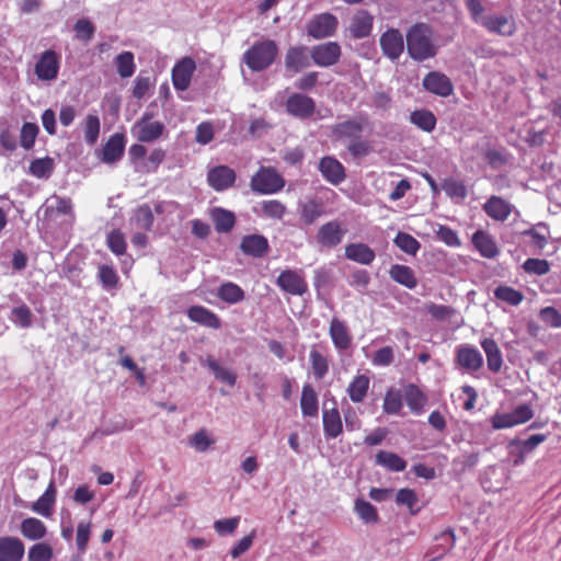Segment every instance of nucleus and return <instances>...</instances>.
Returning <instances> with one entry per match:
<instances>
[{
  "instance_id": "obj_13",
  "label": "nucleus",
  "mask_w": 561,
  "mask_h": 561,
  "mask_svg": "<svg viewBox=\"0 0 561 561\" xmlns=\"http://www.w3.org/2000/svg\"><path fill=\"white\" fill-rule=\"evenodd\" d=\"M236 172L228 165H217L207 172V182L217 192L231 187L236 182Z\"/></svg>"
},
{
  "instance_id": "obj_36",
  "label": "nucleus",
  "mask_w": 561,
  "mask_h": 561,
  "mask_svg": "<svg viewBox=\"0 0 561 561\" xmlns=\"http://www.w3.org/2000/svg\"><path fill=\"white\" fill-rule=\"evenodd\" d=\"M45 524L35 517H27L21 523V534L30 540H38L46 535Z\"/></svg>"
},
{
  "instance_id": "obj_11",
  "label": "nucleus",
  "mask_w": 561,
  "mask_h": 561,
  "mask_svg": "<svg viewBox=\"0 0 561 561\" xmlns=\"http://www.w3.org/2000/svg\"><path fill=\"white\" fill-rule=\"evenodd\" d=\"M366 115H359L332 126V134L339 139H357L360 138L364 127L367 123Z\"/></svg>"
},
{
  "instance_id": "obj_23",
  "label": "nucleus",
  "mask_w": 561,
  "mask_h": 561,
  "mask_svg": "<svg viewBox=\"0 0 561 561\" xmlns=\"http://www.w3.org/2000/svg\"><path fill=\"white\" fill-rule=\"evenodd\" d=\"M187 318L199 325L217 330L221 327L219 317L203 306H192L186 311Z\"/></svg>"
},
{
  "instance_id": "obj_62",
  "label": "nucleus",
  "mask_w": 561,
  "mask_h": 561,
  "mask_svg": "<svg viewBox=\"0 0 561 561\" xmlns=\"http://www.w3.org/2000/svg\"><path fill=\"white\" fill-rule=\"evenodd\" d=\"M455 534L453 529H446L435 537V547L440 548L442 552L437 556H443L446 551L450 550L455 546Z\"/></svg>"
},
{
  "instance_id": "obj_29",
  "label": "nucleus",
  "mask_w": 561,
  "mask_h": 561,
  "mask_svg": "<svg viewBox=\"0 0 561 561\" xmlns=\"http://www.w3.org/2000/svg\"><path fill=\"white\" fill-rule=\"evenodd\" d=\"M472 243L483 257L493 259L499 254L495 241L483 230H478L473 233Z\"/></svg>"
},
{
  "instance_id": "obj_56",
  "label": "nucleus",
  "mask_w": 561,
  "mask_h": 561,
  "mask_svg": "<svg viewBox=\"0 0 561 561\" xmlns=\"http://www.w3.org/2000/svg\"><path fill=\"white\" fill-rule=\"evenodd\" d=\"M10 319L20 328H28L32 324V311L27 306L22 305L12 309Z\"/></svg>"
},
{
  "instance_id": "obj_19",
  "label": "nucleus",
  "mask_w": 561,
  "mask_h": 561,
  "mask_svg": "<svg viewBox=\"0 0 561 561\" xmlns=\"http://www.w3.org/2000/svg\"><path fill=\"white\" fill-rule=\"evenodd\" d=\"M329 335L339 352L346 351L352 345L353 339L346 322L336 317L330 322Z\"/></svg>"
},
{
  "instance_id": "obj_55",
  "label": "nucleus",
  "mask_w": 561,
  "mask_h": 561,
  "mask_svg": "<svg viewBox=\"0 0 561 561\" xmlns=\"http://www.w3.org/2000/svg\"><path fill=\"white\" fill-rule=\"evenodd\" d=\"M53 558V549L45 542L35 543L27 553L28 561H50Z\"/></svg>"
},
{
  "instance_id": "obj_45",
  "label": "nucleus",
  "mask_w": 561,
  "mask_h": 561,
  "mask_svg": "<svg viewBox=\"0 0 561 561\" xmlns=\"http://www.w3.org/2000/svg\"><path fill=\"white\" fill-rule=\"evenodd\" d=\"M494 297L510 306H518L524 300L522 291L506 285H500L494 289Z\"/></svg>"
},
{
  "instance_id": "obj_31",
  "label": "nucleus",
  "mask_w": 561,
  "mask_h": 561,
  "mask_svg": "<svg viewBox=\"0 0 561 561\" xmlns=\"http://www.w3.org/2000/svg\"><path fill=\"white\" fill-rule=\"evenodd\" d=\"M389 275L392 280L409 289H413L417 285L415 274L408 265L393 264L389 270Z\"/></svg>"
},
{
  "instance_id": "obj_17",
  "label": "nucleus",
  "mask_w": 561,
  "mask_h": 561,
  "mask_svg": "<svg viewBox=\"0 0 561 561\" xmlns=\"http://www.w3.org/2000/svg\"><path fill=\"white\" fill-rule=\"evenodd\" d=\"M124 150L125 136L116 133L108 138L98 157L103 163L113 164L122 159Z\"/></svg>"
},
{
  "instance_id": "obj_26",
  "label": "nucleus",
  "mask_w": 561,
  "mask_h": 561,
  "mask_svg": "<svg viewBox=\"0 0 561 561\" xmlns=\"http://www.w3.org/2000/svg\"><path fill=\"white\" fill-rule=\"evenodd\" d=\"M240 249L247 255L262 257L268 251V241L262 234H249L243 237Z\"/></svg>"
},
{
  "instance_id": "obj_57",
  "label": "nucleus",
  "mask_w": 561,
  "mask_h": 561,
  "mask_svg": "<svg viewBox=\"0 0 561 561\" xmlns=\"http://www.w3.org/2000/svg\"><path fill=\"white\" fill-rule=\"evenodd\" d=\"M523 268L528 274L542 276L549 273L550 264L543 259H527L523 264Z\"/></svg>"
},
{
  "instance_id": "obj_1",
  "label": "nucleus",
  "mask_w": 561,
  "mask_h": 561,
  "mask_svg": "<svg viewBox=\"0 0 561 561\" xmlns=\"http://www.w3.org/2000/svg\"><path fill=\"white\" fill-rule=\"evenodd\" d=\"M407 50L416 61H424L435 57L437 47L433 41V31L425 23H416L407 32Z\"/></svg>"
},
{
  "instance_id": "obj_8",
  "label": "nucleus",
  "mask_w": 561,
  "mask_h": 561,
  "mask_svg": "<svg viewBox=\"0 0 561 561\" xmlns=\"http://www.w3.org/2000/svg\"><path fill=\"white\" fill-rule=\"evenodd\" d=\"M310 57L317 66L327 68L340 60L341 47L336 42L319 44L310 49Z\"/></svg>"
},
{
  "instance_id": "obj_40",
  "label": "nucleus",
  "mask_w": 561,
  "mask_h": 561,
  "mask_svg": "<svg viewBox=\"0 0 561 561\" xmlns=\"http://www.w3.org/2000/svg\"><path fill=\"white\" fill-rule=\"evenodd\" d=\"M354 512L365 524H376L379 520L376 507L364 499L355 500Z\"/></svg>"
},
{
  "instance_id": "obj_44",
  "label": "nucleus",
  "mask_w": 561,
  "mask_h": 561,
  "mask_svg": "<svg viewBox=\"0 0 561 561\" xmlns=\"http://www.w3.org/2000/svg\"><path fill=\"white\" fill-rule=\"evenodd\" d=\"M410 121L412 124L426 133H431L436 126L435 115L427 110H419L412 112L410 115Z\"/></svg>"
},
{
  "instance_id": "obj_15",
  "label": "nucleus",
  "mask_w": 561,
  "mask_h": 561,
  "mask_svg": "<svg viewBox=\"0 0 561 561\" xmlns=\"http://www.w3.org/2000/svg\"><path fill=\"white\" fill-rule=\"evenodd\" d=\"M380 47L386 57L397 60L404 50L403 36L397 28H390L380 36Z\"/></svg>"
},
{
  "instance_id": "obj_16",
  "label": "nucleus",
  "mask_w": 561,
  "mask_h": 561,
  "mask_svg": "<svg viewBox=\"0 0 561 561\" xmlns=\"http://www.w3.org/2000/svg\"><path fill=\"white\" fill-rule=\"evenodd\" d=\"M196 64L191 57H184L172 69V82L176 90L185 91L192 80Z\"/></svg>"
},
{
  "instance_id": "obj_47",
  "label": "nucleus",
  "mask_w": 561,
  "mask_h": 561,
  "mask_svg": "<svg viewBox=\"0 0 561 561\" xmlns=\"http://www.w3.org/2000/svg\"><path fill=\"white\" fill-rule=\"evenodd\" d=\"M117 73L122 78H129L134 75L136 65L134 61V54L131 51H123L115 58Z\"/></svg>"
},
{
  "instance_id": "obj_5",
  "label": "nucleus",
  "mask_w": 561,
  "mask_h": 561,
  "mask_svg": "<svg viewBox=\"0 0 561 561\" xmlns=\"http://www.w3.org/2000/svg\"><path fill=\"white\" fill-rule=\"evenodd\" d=\"M337 18L325 12L314 15L306 25L307 34L316 39L332 36L337 27Z\"/></svg>"
},
{
  "instance_id": "obj_64",
  "label": "nucleus",
  "mask_w": 561,
  "mask_h": 561,
  "mask_svg": "<svg viewBox=\"0 0 561 561\" xmlns=\"http://www.w3.org/2000/svg\"><path fill=\"white\" fill-rule=\"evenodd\" d=\"M76 36L84 42L90 41L94 35V26L87 19H80L76 22L75 27Z\"/></svg>"
},
{
  "instance_id": "obj_20",
  "label": "nucleus",
  "mask_w": 561,
  "mask_h": 561,
  "mask_svg": "<svg viewBox=\"0 0 561 561\" xmlns=\"http://www.w3.org/2000/svg\"><path fill=\"white\" fill-rule=\"evenodd\" d=\"M483 25L489 32L502 36H512L516 31V24L512 16L506 15H488L481 20Z\"/></svg>"
},
{
  "instance_id": "obj_37",
  "label": "nucleus",
  "mask_w": 561,
  "mask_h": 561,
  "mask_svg": "<svg viewBox=\"0 0 561 561\" xmlns=\"http://www.w3.org/2000/svg\"><path fill=\"white\" fill-rule=\"evenodd\" d=\"M215 229L218 232H229L236 222L234 214L221 207H215L210 213Z\"/></svg>"
},
{
  "instance_id": "obj_53",
  "label": "nucleus",
  "mask_w": 561,
  "mask_h": 561,
  "mask_svg": "<svg viewBox=\"0 0 561 561\" xmlns=\"http://www.w3.org/2000/svg\"><path fill=\"white\" fill-rule=\"evenodd\" d=\"M100 135V119L96 115L89 114L84 119V139L88 145H94Z\"/></svg>"
},
{
  "instance_id": "obj_39",
  "label": "nucleus",
  "mask_w": 561,
  "mask_h": 561,
  "mask_svg": "<svg viewBox=\"0 0 561 561\" xmlns=\"http://www.w3.org/2000/svg\"><path fill=\"white\" fill-rule=\"evenodd\" d=\"M376 463L393 472H401L407 468V462L400 456L383 450L377 453Z\"/></svg>"
},
{
  "instance_id": "obj_30",
  "label": "nucleus",
  "mask_w": 561,
  "mask_h": 561,
  "mask_svg": "<svg viewBox=\"0 0 561 561\" xmlns=\"http://www.w3.org/2000/svg\"><path fill=\"white\" fill-rule=\"evenodd\" d=\"M370 378L365 375H356L347 387V394L352 402L362 403L369 390Z\"/></svg>"
},
{
  "instance_id": "obj_34",
  "label": "nucleus",
  "mask_w": 561,
  "mask_h": 561,
  "mask_svg": "<svg viewBox=\"0 0 561 561\" xmlns=\"http://www.w3.org/2000/svg\"><path fill=\"white\" fill-rule=\"evenodd\" d=\"M217 296L220 300L229 305H234L245 298V293L239 285L232 282H226L218 287Z\"/></svg>"
},
{
  "instance_id": "obj_25",
  "label": "nucleus",
  "mask_w": 561,
  "mask_h": 561,
  "mask_svg": "<svg viewBox=\"0 0 561 561\" xmlns=\"http://www.w3.org/2000/svg\"><path fill=\"white\" fill-rule=\"evenodd\" d=\"M512 208L513 206L507 201L496 195H492L483 204L485 214L496 221H505L510 217Z\"/></svg>"
},
{
  "instance_id": "obj_3",
  "label": "nucleus",
  "mask_w": 561,
  "mask_h": 561,
  "mask_svg": "<svg viewBox=\"0 0 561 561\" xmlns=\"http://www.w3.org/2000/svg\"><path fill=\"white\" fill-rule=\"evenodd\" d=\"M286 184L285 179L275 168L261 167L250 181L251 190L261 195H272L280 192Z\"/></svg>"
},
{
  "instance_id": "obj_7",
  "label": "nucleus",
  "mask_w": 561,
  "mask_h": 561,
  "mask_svg": "<svg viewBox=\"0 0 561 561\" xmlns=\"http://www.w3.org/2000/svg\"><path fill=\"white\" fill-rule=\"evenodd\" d=\"M286 112L298 119L310 118L316 112V103L312 98L302 93H293L285 103Z\"/></svg>"
},
{
  "instance_id": "obj_59",
  "label": "nucleus",
  "mask_w": 561,
  "mask_h": 561,
  "mask_svg": "<svg viewBox=\"0 0 561 561\" xmlns=\"http://www.w3.org/2000/svg\"><path fill=\"white\" fill-rule=\"evenodd\" d=\"M525 234L530 238V245L537 250H542L547 245V228L546 226H539L537 228L525 231Z\"/></svg>"
},
{
  "instance_id": "obj_41",
  "label": "nucleus",
  "mask_w": 561,
  "mask_h": 561,
  "mask_svg": "<svg viewBox=\"0 0 561 561\" xmlns=\"http://www.w3.org/2000/svg\"><path fill=\"white\" fill-rule=\"evenodd\" d=\"M153 220L154 217L152 210L147 204H142L137 209H135L131 217V224L140 230H150L153 225Z\"/></svg>"
},
{
  "instance_id": "obj_61",
  "label": "nucleus",
  "mask_w": 561,
  "mask_h": 561,
  "mask_svg": "<svg viewBox=\"0 0 561 561\" xmlns=\"http://www.w3.org/2000/svg\"><path fill=\"white\" fill-rule=\"evenodd\" d=\"M214 443L205 430H199L190 439V445L199 453L206 451Z\"/></svg>"
},
{
  "instance_id": "obj_52",
  "label": "nucleus",
  "mask_w": 561,
  "mask_h": 561,
  "mask_svg": "<svg viewBox=\"0 0 561 561\" xmlns=\"http://www.w3.org/2000/svg\"><path fill=\"white\" fill-rule=\"evenodd\" d=\"M382 409L387 414H398L402 409V397L400 391L389 389L386 392Z\"/></svg>"
},
{
  "instance_id": "obj_12",
  "label": "nucleus",
  "mask_w": 561,
  "mask_h": 561,
  "mask_svg": "<svg viewBox=\"0 0 561 561\" xmlns=\"http://www.w3.org/2000/svg\"><path fill=\"white\" fill-rule=\"evenodd\" d=\"M277 286L285 293L294 296H301L308 290V284L305 278L293 270L283 271L277 279Z\"/></svg>"
},
{
  "instance_id": "obj_49",
  "label": "nucleus",
  "mask_w": 561,
  "mask_h": 561,
  "mask_svg": "<svg viewBox=\"0 0 561 561\" xmlns=\"http://www.w3.org/2000/svg\"><path fill=\"white\" fill-rule=\"evenodd\" d=\"M440 188L450 198L465 199L467 197V187L463 182L448 178L443 180Z\"/></svg>"
},
{
  "instance_id": "obj_10",
  "label": "nucleus",
  "mask_w": 561,
  "mask_h": 561,
  "mask_svg": "<svg viewBox=\"0 0 561 561\" xmlns=\"http://www.w3.org/2000/svg\"><path fill=\"white\" fill-rule=\"evenodd\" d=\"M456 363L467 371H477L483 365V357L476 346L460 344L456 347Z\"/></svg>"
},
{
  "instance_id": "obj_4",
  "label": "nucleus",
  "mask_w": 561,
  "mask_h": 561,
  "mask_svg": "<svg viewBox=\"0 0 561 561\" xmlns=\"http://www.w3.org/2000/svg\"><path fill=\"white\" fill-rule=\"evenodd\" d=\"M164 130V124L153 121L152 114L147 112L131 127L133 136L140 142H153L163 135Z\"/></svg>"
},
{
  "instance_id": "obj_9",
  "label": "nucleus",
  "mask_w": 561,
  "mask_h": 561,
  "mask_svg": "<svg viewBox=\"0 0 561 561\" xmlns=\"http://www.w3.org/2000/svg\"><path fill=\"white\" fill-rule=\"evenodd\" d=\"M423 88L435 95L447 98L454 93L451 80L443 72L431 71L422 80Z\"/></svg>"
},
{
  "instance_id": "obj_63",
  "label": "nucleus",
  "mask_w": 561,
  "mask_h": 561,
  "mask_svg": "<svg viewBox=\"0 0 561 561\" xmlns=\"http://www.w3.org/2000/svg\"><path fill=\"white\" fill-rule=\"evenodd\" d=\"M107 245L113 253L122 255L126 251V242L123 233L118 230H114L107 236Z\"/></svg>"
},
{
  "instance_id": "obj_50",
  "label": "nucleus",
  "mask_w": 561,
  "mask_h": 561,
  "mask_svg": "<svg viewBox=\"0 0 561 561\" xmlns=\"http://www.w3.org/2000/svg\"><path fill=\"white\" fill-rule=\"evenodd\" d=\"M312 371L318 379H322L329 371V360L316 348L309 354Z\"/></svg>"
},
{
  "instance_id": "obj_22",
  "label": "nucleus",
  "mask_w": 561,
  "mask_h": 561,
  "mask_svg": "<svg viewBox=\"0 0 561 561\" xmlns=\"http://www.w3.org/2000/svg\"><path fill=\"white\" fill-rule=\"evenodd\" d=\"M319 170L322 176L333 185H339L345 178L343 164L333 157H324L320 160Z\"/></svg>"
},
{
  "instance_id": "obj_54",
  "label": "nucleus",
  "mask_w": 561,
  "mask_h": 561,
  "mask_svg": "<svg viewBox=\"0 0 561 561\" xmlns=\"http://www.w3.org/2000/svg\"><path fill=\"white\" fill-rule=\"evenodd\" d=\"M39 128L35 123H24L21 128L20 139L21 146L25 150H30L33 148L36 137L38 135Z\"/></svg>"
},
{
  "instance_id": "obj_38",
  "label": "nucleus",
  "mask_w": 561,
  "mask_h": 561,
  "mask_svg": "<svg viewBox=\"0 0 561 561\" xmlns=\"http://www.w3.org/2000/svg\"><path fill=\"white\" fill-rule=\"evenodd\" d=\"M300 408L305 416H317L318 414V396L310 385H305L302 388Z\"/></svg>"
},
{
  "instance_id": "obj_24",
  "label": "nucleus",
  "mask_w": 561,
  "mask_h": 561,
  "mask_svg": "<svg viewBox=\"0 0 561 561\" xmlns=\"http://www.w3.org/2000/svg\"><path fill=\"white\" fill-rule=\"evenodd\" d=\"M373 15L366 10H358L351 19L350 32L354 38H365L373 31Z\"/></svg>"
},
{
  "instance_id": "obj_58",
  "label": "nucleus",
  "mask_w": 561,
  "mask_h": 561,
  "mask_svg": "<svg viewBox=\"0 0 561 561\" xmlns=\"http://www.w3.org/2000/svg\"><path fill=\"white\" fill-rule=\"evenodd\" d=\"M99 279L102 286L107 290L116 288L118 284V275L116 271L108 265H101L99 267Z\"/></svg>"
},
{
  "instance_id": "obj_60",
  "label": "nucleus",
  "mask_w": 561,
  "mask_h": 561,
  "mask_svg": "<svg viewBox=\"0 0 561 561\" xmlns=\"http://www.w3.org/2000/svg\"><path fill=\"white\" fill-rule=\"evenodd\" d=\"M479 462V453H465L453 460V466L461 472L473 468Z\"/></svg>"
},
{
  "instance_id": "obj_18",
  "label": "nucleus",
  "mask_w": 561,
  "mask_h": 561,
  "mask_svg": "<svg viewBox=\"0 0 561 561\" xmlns=\"http://www.w3.org/2000/svg\"><path fill=\"white\" fill-rule=\"evenodd\" d=\"M346 230L342 225L332 220L322 225L317 233V241L325 248H334L341 243L344 238Z\"/></svg>"
},
{
  "instance_id": "obj_51",
  "label": "nucleus",
  "mask_w": 561,
  "mask_h": 561,
  "mask_svg": "<svg viewBox=\"0 0 561 561\" xmlns=\"http://www.w3.org/2000/svg\"><path fill=\"white\" fill-rule=\"evenodd\" d=\"M394 244L403 252L414 255L420 249V242L407 232H398L393 239Z\"/></svg>"
},
{
  "instance_id": "obj_46",
  "label": "nucleus",
  "mask_w": 561,
  "mask_h": 561,
  "mask_svg": "<svg viewBox=\"0 0 561 561\" xmlns=\"http://www.w3.org/2000/svg\"><path fill=\"white\" fill-rule=\"evenodd\" d=\"M404 398L410 410L415 413H420L426 402L425 396L415 385L405 388Z\"/></svg>"
},
{
  "instance_id": "obj_42",
  "label": "nucleus",
  "mask_w": 561,
  "mask_h": 561,
  "mask_svg": "<svg viewBox=\"0 0 561 561\" xmlns=\"http://www.w3.org/2000/svg\"><path fill=\"white\" fill-rule=\"evenodd\" d=\"M204 365L211 370L216 379L229 386H234L237 380L236 374L232 370L220 366L211 356L206 358Z\"/></svg>"
},
{
  "instance_id": "obj_6",
  "label": "nucleus",
  "mask_w": 561,
  "mask_h": 561,
  "mask_svg": "<svg viewBox=\"0 0 561 561\" xmlns=\"http://www.w3.org/2000/svg\"><path fill=\"white\" fill-rule=\"evenodd\" d=\"M60 68V56L53 49L42 53L35 64L34 72L41 81H53Z\"/></svg>"
},
{
  "instance_id": "obj_21",
  "label": "nucleus",
  "mask_w": 561,
  "mask_h": 561,
  "mask_svg": "<svg viewBox=\"0 0 561 561\" xmlns=\"http://www.w3.org/2000/svg\"><path fill=\"white\" fill-rule=\"evenodd\" d=\"M25 547L18 537H0V561H22Z\"/></svg>"
},
{
  "instance_id": "obj_14",
  "label": "nucleus",
  "mask_w": 561,
  "mask_h": 561,
  "mask_svg": "<svg viewBox=\"0 0 561 561\" xmlns=\"http://www.w3.org/2000/svg\"><path fill=\"white\" fill-rule=\"evenodd\" d=\"M310 50L307 46L289 47L285 55V68L291 75L298 73L310 66Z\"/></svg>"
},
{
  "instance_id": "obj_33",
  "label": "nucleus",
  "mask_w": 561,
  "mask_h": 561,
  "mask_svg": "<svg viewBox=\"0 0 561 561\" xmlns=\"http://www.w3.org/2000/svg\"><path fill=\"white\" fill-rule=\"evenodd\" d=\"M56 501V489L54 482H50L46 491L39 496V499L32 505V511L35 513L48 517L51 514L53 506Z\"/></svg>"
},
{
  "instance_id": "obj_43",
  "label": "nucleus",
  "mask_w": 561,
  "mask_h": 561,
  "mask_svg": "<svg viewBox=\"0 0 561 561\" xmlns=\"http://www.w3.org/2000/svg\"><path fill=\"white\" fill-rule=\"evenodd\" d=\"M324 214L323 206L316 199L307 201L300 205V217L306 225L313 224Z\"/></svg>"
},
{
  "instance_id": "obj_35",
  "label": "nucleus",
  "mask_w": 561,
  "mask_h": 561,
  "mask_svg": "<svg viewBox=\"0 0 561 561\" xmlns=\"http://www.w3.org/2000/svg\"><path fill=\"white\" fill-rule=\"evenodd\" d=\"M257 214L261 217L282 220L287 213V207L280 201L277 199H267L263 201L259 204Z\"/></svg>"
},
{
  "instance_id": "obj_27",
  "label": "nucleus",
  "mask_w": 561,
  "mask_h": 561,
  "mask_svg": "<svg viewBox=\"0 0 561 561\" xmlns=\"http://www.w3.org/2000/svg\"><path fill=\"white\" fill-rule=\"evenodd\" d=\"M345 257L362 265H370L375 257V251L367 244L357 242L345 247Z\"/></svg>"
},
{
  "instance_id": "obj_32",
  "label": "nucleus",
  "mask_w": 561,
  "mask_h": 561,
  "mask_svg": "<svg viewBox=\"0 0 561 561\" xmlns=\"http://www.w3.org/2000/svg\"><path fill=\"white\" fill-rule=\"evenodd\" d=\"M322 421L325 436L336 438L342 433V421L336 408H332L331 410L324 409Z\"/></svg>"
},
{
  "instance_id": "obj_48",
  "label": "nucleus",
  "mask_w": 561,
  "mask_h": 561,
  "mask_svg": "<svg viewBox=\"0 0 561 561\" xmlns=\"http://www.w3.org/2000/svg\"><path fill=\"white\" fill-rule=\"evenodd\" d=\"M54 160L49 157L35 159L30 164V173L38 179H48L54 171Z\"/></svg>"
},
{
  "instance_id": "obj_28",
  "label": "nucleus",
  "mask_w": 561,
  "mask_h": 561,
  "mask_svg": "<svg viewBox=\"0 0 561 561\" xmlns=\"http://www.w3.org/2000/svg\"><path fill=\"white\" fill-rule=\"evenodd\" d=\"M486 356L488 368L492 373H499L503 366V356L497 343L491 339L485 337L480 342Z\"/></svg>"
},
{
  "instance_id": "obj_2",
  "label": "nucleus",
  "mask_w": 561,
  "mask_h": 561,
  "mask_svg": "<svg viewBox=\"0 0 561 561\" xmlns=\"http://www.w3.org/2000/svg\"><path fill=\"white\" fill-rule=\"evenodd\" d=\"M278 54L277 44L273 39L254 43L244 51L242 60L254 72L267 69Z\"/></svg>"
}]
</instances>
